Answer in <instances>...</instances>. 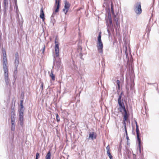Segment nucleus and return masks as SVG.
Here are the masks:
<instances>
[{
  "instance_id": "1",
  "label": "nucleus",
  "mask_w": 159,
  "mask_h": 159,
  "mask_svg": "<svg viewBox=\"0 0 159 159\" xmlns=\"http://www.w3.org/2000/svg\"><path fill=\"white\" fill-rule=\"evenodd\" d=\"M3 52V57L2 59L3 68L4 72V79L6 85L8 86L9 84V79L8 77V70L7 68V62L6 57V54L5 52Z\"/></svg>"
},
{
  "instance_id": "2",
  "label": "nucleus",
  "mask_w": 159,
  "mask_h": 159,
  "mask_svg": "<svg viewBox=\"0 0 159 159\" xmlns=\"http://www.w3.org/2000/svg\"><path fill=\"white\" fill-rule=\"evenodd\" d=\"M101 33L99 32L98 38V42L97 43V47L98 51L100 53H103V45L101 39Z\"/></svg>"
},
{
  "instance_id": "3",
  "label": "nucleus",
  "mask_w": 159,
  "mask_h": 159,
  "mask_svg": "<svg viewBox=\"0 0 159 159\" xmlns=\"http://www.w3.org/2000/svg\"><path fill=\"white\" fill-rule=\"evenodd\" d=\"M108 18L109 23L108 22V20L106 19L107 25V31L108 34V35L110 36L111 35V33L110 30H112L113 29V24L112 23V20L111 18V16L110 13H108Z\"/></svg>"
},
{
  "instance_id": "4",
  "label": "nucleus",
  "mask_w": 159,
  "mask_h": 159,
  "mask_svg": "<svg viewBox=\"0 0 159 159\" xmlns=\"http://www.w3.org/2000/svg\"><path fill=\"white\" fill-rule=\"evenodd\" d=\"M141 4V3L140 2H138L134 5V10L137 14H140L142 13V10Z\"/></svg>"
},
{
  "instance_id": "5",
  "label": "nucleus",
  "mask_w": 159,
  "mask_h": 159,
  "mask_svg": "<svg viewBox=\"0 0 159 159\" xmlns=\"http://www.w3.org/2000/svg\"><path fill=\"white\" fill-rule=\"evenodd\" d=\"M60 0H55V4L54 5V7L56 8L55 12H53L51 16V20L52 19V18L54 17V15L57 12L59 11V9L60 7Z\"/></svg>"
},
{
  "instance_id": "6",
  "label": "nucleus",
  "mask_w": 159,
  "mask_h": 159,
  "mask_svg": "<svg viewBox=\"0 0 159 159\" xmlns=\"http://www.w3.org/2000/svg\"><path fill=\"white\" fill-rule=\"evenodd\" d=\"M136 125V132L137 134V138L138 141V146L140 149V144H141V140L139 138V131L138 128V126L137 125V122L135 121Z\"/></svg>"
},
{
  "instance_id": "7",
  "label": "nucleus",
  "mask_w": 159,
  "mask_h": 159,
  "mask_svg": "<svg viewBox=\"0 0 159 159\" xmlns=\"http://www.w3.org/2000/svg\"><path fill=\"white\" fill-rule=\"evenodd\" d=\"M70 6V5L69 3L66 0H65L64 7L63 9V11L65 14H66L68 11Z\"/></svg>"
},
{
  "instance_id": "8",
  "label": "nucleus",
  "mask_w": 159,
  "mask_h": 159,
  "mask_svg": "<svg viewBox=\"0 0 159 159\" xmlns=\"http://www.w3.org/2000/svg\"><path fill=\"white\" fill-rule=\"evenodd\" d=\"M56 39L55 41V56L56 57H57L59 56V44L56 41Z\"/></svg>"
},
{
  "instance_id": "9",
  "label": "nucleus",
  "mask_w": 159,
  "mask_h": 159,
  "mask_svg": "<svg viewBox=\"0 0 159 159\" xmlns=\"http://www.w3.org/2000/svg\"><path fill=\"white\" fill-rule=\"evenodd\" d=\"M24 112L23 111H19V120L20 121V125L22 126L23 125Z\"/></svg>"
},
{
  "instance_id": "10",
  "label": "nucleus",
  "mask_w": 159,
  "mask_h": 159,
  "mask_svg": "<svg viewBox=\"0 0 159 159\" xmlns=\"http://www.w3.org/2000/svg\"><path fill=\"white\" fill-rule=\"evenodd\" d=\"M118 104L119 106V110L122 113L123 110H125V108L124 104V103L123 102H118Z\"/></svg>"
},
{
  "instance_id": "11",
  "label": "nucleus",
  "mask_w": 159,
  "mask_h": 159,
  "mask_svg": "<svg viewBox=\"0 0 159 159\" xmlns=\"http://www.w3.org/2000/svg\"><path fill=\"white\" fill-rule=\"evenodd\" d=\"M121 113L123 115V119H124L125 120H127L128 116L126 109H125V110H123V112Z\"/></svg>"
},
{
  "instance_id": "12",
  "label": "nucleus",
  "mask_w": 159,
  "mask_h": 159,
  "mask_svg": "<svg viewBox=\"0 0 159 159\" xmlns=\"http://www.w3.org/2000/svg\"><path fill=\"white\" fill-rule=\"evenodd\" d=\"M61 61L60 59L57 60L56 59L54 61V64L55 66H56L57 67H60V65Z\"/></svg>"
},
{
  "instance_id": "13",
  "label": "nucleus",
  "mask_w": 159,
  "mask_h": 159,
  "mask_svg": "<svg viewBox=\"0 0 159 159\" xmlns=\"http://www.w3.org/2000/svg\"><path fill=\"white\" fill-rule=\"evenodd\" d=\"M40 17L43 20L45 19L44 14L43 10V8H42L40 10Z\"/></svg>"
},
{
  "instance_id": "14",
  "label": "nucleus",
  "mask_w": 159,
  "mask_h": 159,
  "mask_svg": "<svg viewBox=\"0 0 159 159\" xmlns=\"http://www.w3.org/2000/svg\"><path fill=\"white\" fill-rule=\"evenodd\" d=\"M3 4L4 9L5 10H6L8 7V0H4Z\"/></svg>"
},
{
  "instance_id": "15",
  "label": "nucleus",
  "mask_w": 159,
  "mask_h": 159,
  "mask_svg": "<svg viewBox=\"0 0 159 159\" xmlns=\"http://www.w3.org/2000/svg\"><path fill=\"white\" fill-rule=\"evenodd\" d=\"M15 115L14 113L13 115L11 114V124L13 123L14 124H15Z\"/></svg>"
},
{
  "instance_id": "16",
  "label": "nucleus",
  "mask_w": 159,
  "mask_h": 159,
  "mask_svg": "<svg viewBox=\"0 0 159 159\" xmlns=\"http://www.w3.org/2000/svg\"><path fill=\"white\" fill-rule=\"evenodd\" d=\"M19 63V59L15 58L14 64L15 65V68L16 69H17Z\"/></svg>"
},
{
  "instance_id": "17",
  "label": "nucleus",
  "mask_w": 159,
  "mask_h": 159,
  "mask_svg": "<svg viewBox=\"0 0 159 159\" xmlns=\"http://www.w3.org/2000/svg\"><path fill=\"white\" fill-rule=\"evenodd\" d=\"M50 76L52 80H55V75L53 74V72L52 71H51V74L50 75Z\"/></svg>"
},
{
  "instance_id": "18",
  "label": "nucleus",
  "mask_w": 159,
  "mask_h": 159,
  "mask_svg": "<svg viewBox=\"0 0 159 159\" xmlns=\"http://www.w3.org/2000/svg\"><path fill=\"white\" fill-rule=\"evenodd\" d=\"M51 155L50 151H49L46 156V159H50Z\"/></svg>"
},
{
  "instance_id": "19",
  "label": "nucleus",
  "mask_w": 159,
  "mask_h": 159,
  "mask_svg": "<svg viewBox=\"0 0 159 159\" xmlns=\"http://www.w3.org/2000/svg\"><path fill=\"white\" fill-rule=\"evenodd\" d=\"M94 135V133L92 132V133H89V139H93V136Z\"/></svg>"
},
{
  "instance_id": "20",
  "label": "nucleus",
  "mask_w": 159,
  "mask_h": 159,
  "mask_svg": "<svg viewBox=\"0 0 159 159\" xmlns=\"http://www.w3.org/2000/svg\"><path fill=\"white\" fill-rule=\"evenodd\" d=\"M114 20L115 21L116 24L117 25H119V23L118 22V20H117V18H116V16L114 15Z\"/></svg>"
},
{
  "instance_id": "21",
  "label": "nucleus",
  "mask_w": 159,
  "mask_h": 159,
  "mask_svg": "<svg viewBox=\"0 0 159 159\" xmlns=\"http://www.w3.org/2000/svg\"><path fill=\"white\" fill-rule=\"evenodd\" d=\"M116 83L117 84L118 86V89H120V81L119 80H116Z\"/></svg>"
},
{
  "instance_id": "22",
  "label": "nucleus",
  "mask_w": 159,
  "mask_h": 159,
  "mask_svg": "<svg viewBox=\"0 0 159 159\" xmlns=\"http://www.w3.org/2000/svg\"><path fill=\"white\" fill-rule=\"evenodd\" d=\"M107 153L108 156L110 158V159H111L112 158V157L111 155V154L110 151L109 152H107Z\"/></svg>"
},
{
  "instance_id": "23",
  "label": "nucleus",
  "mask_w": 159,
  "mask_h": 159,
  "mask_svg": "<svg viewBox=\"0 0 159 159\" xmlns=\"http://www.w3.org/2000/svg\"><path fill=\"white\" fill-rule=\"evenodd\" d=\"M15 129V124L12 123L11 124V130L12 131H14Z\"/></svg>"
},
{
  "instance_id": "24",
  "label": "nucleus",
  "mask_w": 159,
  "mask_h": 159,
  "mask_svg": "<svg viewBox=\"0 0 159 159\" xmlns=\"http://www.w3.org/2000/svg\"><path fill=\"white\" fill-rule=\"evenodd\" d=\"M20 106L21 107V108H20V111H22L24 112V106H23V105H20Z\"/></svg>"
},
{
  "instance_id": "25",
  "label": "nucleus",
  "mask_w": 159,
  "mask_h": 159,
  "mask_svg": "<svg viewBox=\"0 0 159 159\" xmlns=\"http://www.w3.org/2000/svg\"><path fill=\"white\" fill-rule=\"evenodd\" d=\"M56 118L57 121H60V118H59V116L57 114H56Z\"/></svg>"
},
{
  "instance_id": "26",
  "label": "nucleus",
  "mask_w": 159,
  "mask_h": 159,
  "mask_svg": "<svg viewBox=\"0 0 159 159\" xmlns=\"http://www.w3.org/2000/svg\"><path fill=\"white\" fill-rule=\"evenodd\" d=\"M121 98H122L121 96L120 95L118 97V102H122L121 100Z\"/></svg>"
},
{
  "instance_id": "27",
  "label": "nucleus",
  "mask_w": 159,
  "mask_h": 159,
  "mask_svg": "<svg viewBox=\"0 0 159 159\" xmlns=\"http://www.w3.org/2000/svg\"><path fill=\"white\" fill-rule=\"evenodd\" d=\"M15 58L19 59V54L17 52L15 54Z\"/></svg>"
},
{
  "instance_id": "28",
  "label": "nucleus",
  "mask_w": 159,
  "mask_h": 159,
  "mask_svg": "<svg viewBox=\"0 0 159 159\" xmlns=\"http://www.w3.org/2000/svg\"><path fill=\"white\" fill-rule=\"evenodd\" d=\"M111 12H112V14H113L114 15V11L113 10V6H112V3H111Z\"/></svg>"
},
{
  "instance_id": "29",
  "label": "nucleus",
  "mask_w": 159,
  "mask_h": 159,
  "mask_svg": "<svg viewBox=\"0 0 159 159\" xmlns=\"http://www.w3.org/2000/svg\"><path fill=\"white\" fill-rule=\"evenodd\" d=\"M45 45H43V47L42 48L43 49L42 50V53L43 54H44V51H45Z\"/></svg>"
},
{
  "instance_id": "30",
  "label": "nucleus",
  "mask_w": 159,
  "mask_h": 159,
  "mask_svg": "<svg viewBox=\"0 0 159 159\" xmlns=\"http://www.w3.org/2000/svg\"><path fill=\"white\" fill-rule=\"evenodd\" d=\"M39 157V152H37L36 154V158L38 159Z\"/></svg>"
},
{
  "instance_id": "31",
  "label": "nucleus",
  "mask_w": 159,
  "mask_h": 159,
  "mask_svg": "<svg viewBox=\"0 0 159 159\" xmlns=\"http://www.w3.org/2000/svg\"><path fill=\"white\" fill-rule=\"evenodd\" d=\"M106 149L107 150V152H109L110 147L109 146H107L106 147Z\"/></svg>"
},
{
  "instance_id": "32",
  "label": "nucleus",
  "mask_w": 159,
  "mask_h": 159,
  "mask_svg": "<svg viewBox=\"0 0 159 159\" xmlns=\"http://www.w3.org/2000/svg\"><path fill=\"white\" fill-rule=\"evenodd\" d=\"M126 139H127V140H128L129 139L128 136V135L127 133H126Z\"/></svg>"
},
{
  "instance_id": "33",
  "label": "nucleus",
  "mask_w": 159,
  "mask_h": 159,
  "mask_svg": "<svg viewBox=\"0 0 159 159\" xmlns=\"http://www.w3.org/2000/svg\"><path fill=\"white\" fill-rule=\"evenodd\" d=\"M126 120H125L124 119V120H123V125L124 126H125V125H126V123H125V121Z\"/></svg>"
},
{
  "instance_id": "34",
  "label": "nucleus",
  "mask_w": 159,
  "mask_h": 159,
  "mask_svg": "<svg viewBox=\"0 0 159 159\" xmlns=\"http://www.w3.org/2000/svg\"><path fill=\"white\" fill-rule=\"evenodd\" d=\"M43 83H41V87L42 88V89H43Z\"/></svg>"
},
{
  "instance_id": "35",
  "label": "nucleus",
  "mask_w": 159,
  "mask_h": 159,
  "mask_svg": "<svg viewBox=\"0 0 159 159\" xmlns=\"http://www.w3.org/2000/svg\"><path fill=\"white\" fill-rule=\"evenodd\" d=\"M23 100H21L20 101V105H23Z\"/></svg>"
},
{
  "instance_id": "36",
  "label": "nucleus",
  "mask_w": 159,
  "mask_h": 159,
  "mask_svg": "<svg viewBox=\"0 0 159 159\" xmlns=\"http://www.w3.org/2000/svg\"><path fill=\"white\" fill-rule=\"evenodd\" d=\"M15 69H16V70H15V71H14V73H15V74H16L17 72V69H16V68H15Z\"/></svg>"
},
{
  "instance_id": "37",
  "label": "nucleus",
  "mask_w": 159,
  "mask_h": 159,
  "mask_svg": "<svg viewBox=\"0 0 159 159\" xmlns=\"http://www.w3.org/2000/svg\"><path fill=\"white\" fill-rule=\"evenodd\" d=\"M123 95V92H121L120 94V96L122 97V95Z\"/></svg>"
},
{
  "instance_id": "38",
  "label": "nucleus",
  "mask_w": 159,
  "mask_h": 159,
  "mask_svg": "<svg viewBox=\"0 0 159 159\" xmlns=\"http://www.w3.org/2000/svg\"><path fill=\"white\" fill-rule=\"evenodd\" d=\"M80 58H82V54L81 53H80Z\"/></svg>"
},
{
  "instance_id": "39",
  "label": "nucleus",
  "mask_w": 159,
  "mask_h": 159,
  "mask_svg": "<svg viewBox=\"0 0 159 159\" xmlns=\"http://www.w3.org/2000/svg\"><path fill=\"white\" fill-rule=\"evenodd\" d=\"M124 127L125 130L126 129H127L126 128V125L124 126Z\"/></svg>"
},
{
  "instance_id": "40",
  "label": "nucleus",
  "mask_w": 159,
  "mask_h": 159,
  "mask_svg": "<svg viewBox=\"0 0 159 159\" xmlns=\"http://www.w3.org/2000/svg\"><path fill=\"white\" fill-rule=\"evenodd\" d=\"M125 132L126 134V133H127V129L125 130Z\"/></svg>"
},
{
  "instance_id": "41",
  "label": "nucleus",
  "mask_w": 159,
  "mask_h": 159,
  "mask_svg": "<svg viewBox=\"0 0 159 159\" xmlns=\"http://www.w3.org/2000/svg\"><path fill=\"white\" fill-rule=\"evenodd\" d=\"M53 18H52V20H51H51L52 21V22H53V21H52V19H53Z\"/></svg>"
},
{
  "instance_id": "42",
  "label": "nucleus",
  "mask_w": 159,
  "mask_h": 159,
  "mask_svg": "<svg viewBox=\"0 0 159 159\" xmlns=\"http://www.w3.org/2000/svg\"><path fill=\"white\" fill-rule=\"evenodd\" d=\"M80 50H81V48L80 49Z\"/></svg>"
},
{
  "instance_id": "43",
  "label": "nucleus",
  "mask_w": 159,
  "mask_h": 159,
  "mask_svg": "<svg viewBox=\"0 0 159 159\" xmlns=\"http://www.w3.org/2000/svg\"><path fill=\"white\" fill-rule=\"evenodd\" d=\"M35 159H37V158H35Z\"/></svg>"
}]
</instances>
